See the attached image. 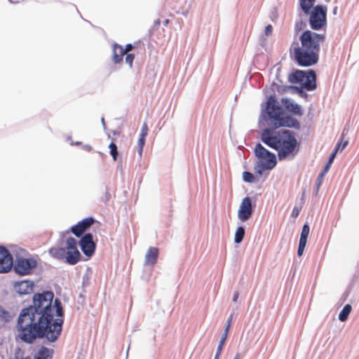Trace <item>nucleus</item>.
<instances>
[{
    "label": "nucleus",
    "instance_id": "nucleus-8",
    "mask_svg": "<svg viewBox=\"0 0 359 359\" xmlns=\"http://www.w3.org/2000/svg\"><path fill=\"white\" fill-rule=\"evenodd\" d=\"M252 214V202L250 197L243 198L238 211V217L242 222H245L250 218Z\"/></svg>",
    "mask_w": 359,
    "mask_h": 359
},
{
    "label": "nucleus",
    "instance_id": "nucleus-11",
    "mask_svg": "<svg viewBox=\"0 0 359 359\" xmlns=\"http://www.w3.org/2000/svg\"><path fill=\"white\" fill-rule=\"evenodd\" d=\"M266 113L274 122L280 119L282 110L277 102L273 99H269L266 102Z\"/></svg>",
    "mask_w": 359,
    "mask_h": 359
},
{
    "label": "nucleus",
    "instance_id": "nucleus-41",
    "mask_svg": "<svg viewBox=\"0 0 359 359\" xmlns=\"http://www.w3.org/2000/svg\"><path fill=\"white\" fill-rule=\"evenodd\" d=\"M22 359H31V357H29V356L23 357V358H22Z\"/></svg>",
    "mask_w": 359,
    "mask_h": 359
},
{
    "label": "nucleus",
    "instance_id": "nucleus-26",
    "mask_svg": "<svg viewBox=\"0 0 359 359\" xmlns=\"http://www.w3.org/2000/svg\"><path fill=\"white\" fill-rule=\"evenodd\" d=\"M334 159V158H329L328 161L326 163L325 165L324 166L323 171L319 174L318 177V186L320 185L324 176L326 175V173L330 170V168L333 163Z\"/></svg>",
    "mask_w": 359,
    "mask_h": 359
},
{
    "label": "nucleus",
    "instance_id": "nucleus-20",
    "mask_svg": "<svg viewBox=\"0 0 359 359\" xmlns=\"http://www.w3.org/2000/svg\"><path fill=\"white\" fill-rule=\"evenodd\" d=\"M126 55L123 47L119 44L114 43L113 46L112 61L114 64H120L123 62V57Z\"/></svg>",
    "mask_w": 359,
    "mask_h": 359
},
{
    "label": "nucleus",
    "instance_id": "nucleus-35",
    "mask_svg": "<svg viewBox=\"0 0 359 359\" xmlns=\"http://www.w3.org/2000/svg\"><path fill=\"white\" fill-rule=\"evenodd\" d=\"M299 212H300V208L295 206L292 210V217L296 218L299 215Z\"/></svg>",
    "mask_w": 359,
    "mask_h": 359
},
{
    "label": "nucleus",
    "instance_id": "nucleus-5",
    "mask_svg": "<svg viewBox=\"0 0 359 359\" xmlns=\"http://www.w3.org/2000/svg\"><path fill=\"white\" fill-rule=\"evenodd\" d=\"M65 262L71 265L77 264L81 260V253L77 248V242L73 237H69L66 240Z\"/></svg>",
    "mask_w": 359,
    "mask_h": 359
},
{
    "label": "nucleus",
    "instance_id": "nucleus-7",
    "mask_svg": "<svg viewBox=\"0 0 359 359\" xmlns=\"http://www.w3.org/2000/svg\"><path fill=\"white\" fill-rule=\"evenodd\" d=\"M13 257L4 247L0 246V273L9 271L13 266Z\"/></svg>",
    "mask_w": 359,
    "mask_h": 359
},
{
    "label": "nucleus",
    "instance_id": "nucleus-32",
    "mask_svg": "<svg viewBox=\"0 0 359 359\" xmlns=\"http://www.w3.org/2000/svg\"><path fill=\"white\" fill-rule=\"evenodd\" d=\"M243 179L245 182L252 183L255 182V176L250 172H243Z\"/></svg>",
    "mask_w": 359,
    "mask_h": 359
},
{
    "label": "nucleus",
    "instance_id": "nucleus-31",
    "mask_svg": "<svg viewBox=\"0 0 359 359\" xmlns=\"http://www.w3.org/2000/svg\"><path fill=\"white\" fill-rule=\"evenodd\" d=\"M325 39V34H316V63H317L318 60V56L317 55V52L319 50V43L323 42Z\"/></svg>",
    "mask_w": 359,
    "mask_h": 359
},
{
    "label": "nucleus",
    "instance_id": "nucleus-19",
    "mask_svg": "<svg viewBox=\"0 0 359 359\" xmlns=\"http://www.w3.org/2000/svg\"><path fill=\"white\" fill-rule=\"evenodd\" d=\"M158 257V248L155 247L149 248L145 255V264L154 266L157 262Z\"/></svg>",
    "mask_w": 359,
    "mask_h": 359
},
{
    "label": "nucleus",
    "instance_id": "nucleus-28",
    "mask_svg": "<svg viewBox=\"0 0 359 359\" xmlns=\"http://www.w3.org/2000/svg\"><path fill=\"white\" fill-rule=\"evenodd\" d=\"M245 236V229L242 226H239L237 228L236 233H235V237H234V242L236 243H240Z\"/></svg>",
    "mask_w": 359,
    "mask_h": 359
},
{
    "label": "nucleus",
    "instance_id": "nucleus-37",
    "mask_svg": "<svg viewBox=\"0 0 359 359\" xmlns=\"http://www.w3.org/2000/svg\"><path fill=\"white\" fill-rule=\"evenodd\" d=\"M133 48V46L131 44V43H128L126 46V48H123V50L125 52L126 54H127L128 52H130V50H132Z\"/></svg>",
    "mask_w": 359,
    "mask_h": 359
},
{
    "label": "nucleus",
    "instance_id": "nucleus-21",
    "mask_svg": "<svg viewBox=\"0 0 359 359\" xmlns=\"http://www.w3.org/2000/svg\"><path fill=\"white\" fill-rule=\"evenodd\" d=\"M276 127L287 126V127H297L299 126V123L296 119L290 118L289 116L281 117L276 122H274Z\"/></svg>",
    "mask_w": 359,
    "mask_h": 359
},
{
    "label": "nucleus",
    "instance_id": "nucleus-29",
    "mask_svg": "<svg viewBox=\"0 0 359 359\" xmlns=\"http://www.w3.org/2000/svg\"><path fill=\"white\" fill-rule=\"evenodd\" d=\"M49 356V351L46 347H41L37 352L34 359H47Z\"/></svg>",
    "mask_w": 359,
    "mask_h": 359
},
{
    "label": "nucleus",
    "instance_id": "nucleus-16",
    "mask_svg": "<svg viewBox=\"0 0 359 359\" xmlns=\"http://www.w3.org/2000/svg\"><path fill=\"white\" fill-rule=\"evenodd\" d=\"M309 231H310L309 226L307 224H305L303 226V228L302 230L298 250H297V255L299 257L302 256L304 253V249H305V247L306 245V242H307V238H308V236L309 234Z\"/></svg>",
    "mask_w": 359,
    "mask_h": 359
},
{
    "label": "nucleus",
    "instance_id": "nucleus-39",
    "mask_svg": "<svg viewBox=\"0 0 359 359\" xmlns=\"http://www.w3.org/2000/svg\"><path fill=\"white\" fill-rule=\"evenodd\" d=\"M83 149L84 150H86V151H90V150L92 149V147H91V146H90V145H84V146L83 147Z\"/></svg>",
    "mask_w": 359,
    "mask_h": 359
},
{
    "label": "nucleus",
    "instance_id": "nucleus-4",
    "mask_svg": "<svg viewBox=\"0 0 359 359\" xmlns=\"http://www.w3.org/2000/svg\"><path fill=\"white\" fill-rule=\"evenodd\" d=\"M311 80L314 81V70L311 69L308 74L302 70H296L289 76V81L292 83H299L302 88L311 90L314 89V83Z\"/></svg>",
    "mask_w": 359,
    "mask_h": 359
},
{
    "label": "nucleus",
    "instance_id": "nucleus-17",
    "mask_svg": "<svg viewBox=\"0 0 359 359\" xmlns=\"http://www.w3.org/2000/svg\"><path fill=\"white\" fill-rule=\"evenodd\" d=\"M149 128L147 123H144L142 126L140 137L137 144V155L142 156L143 147L145 144L146 137L147 136Z\"/></svg>",
    "mask_w": 359,
    "mask_h": 359
},
{
    "label": "nucleus",
    "instance_id": "nucleus-18",
    "mask_svg": "<svg viewBox=\"0 0 359 359\" xmlns=\"http://www.w3.org/2000/svg\"><path fill=\"white\" fill-rule=\"evenodd\" d=\"M281 102L287 111L294 115H302L301 107L297 104L292 102L287 98H283Z\"/></svg>",
    "mask_w": 359,
    "mask_h": 359
},
{
    "label": "nucleus",
    "instance_id": "nucleus-24",
    "mask_svg": "<svg viewBox=\"0 0 359 359\" xmlns=\"http://www.w3.org/2000/svg\"><path fill=\"white\" fill-rule=\"evenodd\" d=\"M344 136H345V133H344V132H343L341 134V136L340 141L337 144L334 151L332 152L330 157H335V156L337 154L339 151L340 152H341L345 149V147L348 145V140H344Z\"/></svg>",
    "mask_w": 359,
    "mask_h": 359
},
{
    "label": "nucleus",
    "instance_id": "nucleus-40",
    "mask_svg": "<svg viewBox=\"0 0 359 359\" xmlns=\"http://www.w3.org/2000/svg\"><path fill=\"white\" fill-rule=\"evenodd\" d=\"M81 144V142H72V145H74V144H75V145H79V144Z\"/></svg>",
    "mask_w": 359,
    "mask_h": 359
},
{
    "label": "nucleus",
    "instance_id": "nucleus-25",
    "mask_svg": "<svg viewBox=\"0 0 359 359\" xmlns=\"http://www.w3.org/2000/svg\"><path fill=\"white\" fill-rule=\"evenodd\" d=\"M230 325H231V319L228 321V323H227V325L226 326L224 334H223L222 337L221 338V340L219 341V344L217 349V352H216V354H215V359H219V355L221 354L223 346H224V344L225 343V341H226V339L227 337V334H228V332H229Z\"/></svg>",
    "mask_w": 359,
    "mask_h": 359
},
{
    "label": "nucleus",
    "instance_id": "nucleus-36",
    "mask_svg": "<svg viewBox=\"0 0 359 359\" xmlns=\"http://www.w3.org/2000/svg\"><path fill=\"white\" fill-rule=\"evenodd\" d=\"M272 32L273 27L271 25H268L267 26H266L264 32L266 36L271 35Z\"/></svg>",
    "mask_w": 359,
    "mask_h": 359
},
{
    "label": "nucleus",
    "instance_id": "nucleus-2",
    "mask_svg": "<svg viewBox=\"0 0 359 359\" xmlns=\"http://www.w3.org/2000/svg\"><path fill=\"white\" fill-rule=\"evenodd\" d=\"M262 141L278 151V157H285L295 149L297 140L289 130H283L272 135L269 129H265L261 137Z\"/></svg>",
    "mask_w": 359,
    "mask_h": 359
},
{
    "label": "nucleus",
    "instance_id": "nucleus-14",
    "mask_svg": "<svg viewBox=\"0 0 359 359\" xmlns=\"http://www.w3.org/2000/svg\"><path fill=\"white\" fill-rule=\"evenodd\" d=\"M300 6L306 15H309V23L311 29H314V0H299Z\"/></svg>",
    "mask_w": 359,
    "mask_h": 359
},
{
    "label": "nucleus",
    "instance_id": "nucleus-23",
    "mask_svg": "<svg viewBox=\"0 0 359 359\" xmlns=\"http://www.w3.org/2000/svg\"><path fill=\"white\" fill-rule=\"evenodd\" d=\"M254 151L256 157H276L259 143L256 144Z\"/></svg>",
    "mask_w": 359,
    "mask_h": 359
},
{
    "label": "nucleus",
    "instance_id": "nucleus-3",
    "mask_svg": "<svg viewBox=\"0 0 359 359\" xmlns=\"http://www.w3.org/2000/svg\"><path fill=\"white\" fill-rule=\"evenodd\" d=\"M302 46L299 47L297 43H293L292 48L297 62L304 67L314 64V39L312 34L307 30L302 33L300 36Z\"/></svg>",
    "mask_w": 359,
    "mask_h": 359
},
{
    "label": "nucleus",
    "instance_id": "nucleus-1",
    "mask_svg": "<svg viewBox=\"0 0 359 359\" xmlns=\"http://www.w3.org/2000/svg\"><path fill=\"white\" fill-rule=\"evenodd\" d=\"M54 294L46 291L33 296V304L22 310L18 320L20 339L32 343L37 338L57 340L61 334L63 309L59 299L53 304Z\"/></svg>",
    "mask_w": 359,
    "mask_h": 359
},
{
    "label": "nucleus",
    "instance_id": "nucleus-10",
    "mask_svg": "<svg viewBox=\"0 0 359 359\" xmlns=\"http://www.w3.org/2000/svg\"><path fill=\"white\" fill-rule=\"evenodd\" d=\"M36 266V262L33 259H20L17 261L14 269L16 273L21 275L29 274L31 270Z\"/></svg>",
    "mask_w": 359,
    "mask_h": 359
},
{
    "label": "nucleus",
    "instance_id": "nucleus-22",
    "mask_svg": "<svg viewBox=\"0 0 359 359\" xmlns=\"http://www.w3.org/2000/svg\"><path fill=\"white\" fill-rule=\"evenodd\" d=\"M48 252L51 257L56 259H65L66 251L63 248L53 247L49 249Z\"/></svg>",
    "mask_w": 359,
    "mask_h": 359
},
{
    "label": "nucleus",
    "instance_id": "nucleus-13",
    "mask_svg": "<svg viewBox=\"0 0 359 359\" xmlns=\"http://www.w3.org/2000/svg\"><path fill=\"white\" fill-rule=\"evenodd\" d=\"M276 158H259L255 166V173L261 175L265 170H271L276 166Z\"/></svg>",
    "mask_w": 359,
    "mask_h": 359
},
{
    "label": "nucleus",
    "instance_id": "nucleus-38",
    "mask_svg": "<svg viewBox=\"0 0 359 359\" xmlns=\"http://www.w3.org/2000/svg\"><path fill=\"white\" fill-rule=\"evenodd\" d=\"M238 296H239V292L238 291H236L235 293H234V295H233V301L234 302H236L238 298Z\"/></svg>",
    "mask_w": 359,
    "mask_h": 359
},
{
    "label": "nucleus",
    "instance_id": "nucleus-27",
    "mask_svg": "<svg viewBox=\"0 0 359 359\" xmlns=\"http://www.w3.org/2000/svg\"><path fill=\"white\" fill-rule=\"evenodd\" d=\"M351 309L352 307L350 304L345 305L339 314V319L342 322L346 320L351 311Z\"/></svg>",
    "mask_w": 359,
    "mask_h": 359
},
{
    "label": "nucleus",
    "instance_id": "nucleus-9",
    "mask_svg": "<svg viewBox=\"0 0 359 359\" xmlns=\"http://www.w3.org/2000/svg\"><path fill=\"white\" fill-rule=\"evenodd\" d=\"M95 222L94 218L89 217L79 222L71 227V232L76 237L81 236Z\"/></svg>",
    "mask_w": 359,
    "mask_h": 359
},
{
    "label": "nucleus",
    "instance_id": "nucleus-6",
    "mask_svg": "<svg viewBox=\"0 0 359 359\" xmlns=\"http://www.w3.org/2000/svg\"><path fill=\"white\" fill-rule=\"evenodd\" d=\"M79 245L86 257H91L95 250L96 244L91 233L85 234L79 241Z\"/></svg>",
    "mask_w": 359,
    "mask_h": 359
},
{
    "label": "nucleus",
    "instance_id": "nucleus-42",
    "mask_svg": "<svg viewBox=\"0 0 359 359\" xmlns=\"http://www.w3.org/2000/svg\"><path fill=\"white\" fill-rule=\"evenodd\" d=\"M238 358H239V355H238V354H237V355H236V357H235V358H234V359H238Z\"/></svg>",
    "mask_w": 359,
    "mask_h": 359
},
{
    "label": "nucleus",
    "instance_id": "nucleus-12",
    "mask_svg": "<svg viewBox=\"0 0 359 359\" xmlns=\"http://www.w3.org/2000/svg\"><path fill=\"white\" fill-rule=\"evenodd\" d=\"M327 25V7L316 6V30L325 27Z\"/></svg>",
    "mask_w": 359,
    "mask_h": 359
},
{
    "label": "nucleus",
    "instance_id": "nucleus-15",
    "mask_svg": "<svg viewBox=\"0 0 359 359\" xmlns=\"http://www.w3.org/2000/svg\"><path fill=\"white\" fill-rule=\"evenodd\" d=\"M34 283L30 280H22L15 283L14 289L20 295L28 294L33 292Z\"/></svg>",
    "mask_w": 359,
    "mask_h": 359
},
{
    "label": "nucleus",
    "instance_id": "nucleus-33",
    "mask_svg": "<svg viewBox=\"0 0 359 359\" xmlns=\"http://www.w3.org/2000/svg\"><path fill=\"white\" fill-rule=\"evenodd\" d=\"M109 153L112 157H117L118 156V149L117 146L114 142H111L109 145Z\"/></svg>",
    "mask_w": 359,
    "mask_h": 359
},
{
    "label": "nucleus",
    "instance_id": "nucleus-34",
    "mask_svg": "<svg viewBox=\"0 0 359 359\" xmlns=\"http://www.w3.org/2000/svg\"><path fill=\"white\" fill-rule=\"evenodd\" d=\"M126 62L129 65L131 68L133 67V62L135 59V55L133 53H127L126 54Z\"/></svg>",
    "mask_w": 359,
    "mask_h": 359
},
{
    "label": "nucleus",
    "instance_id": "nucleus-30",
    "mask_svg": "<svg viewBox=\"0 0 359 359\" xmlns=\"http://www.w3.org/2000/svg\"><path fill=\"white\" fill-rule=\"evenodd\" d=\"M11 318L10 313L3 306H0V319L4 322H8Z\"/></svg>",
    "mask_w": 359,
    "mask_h": 359
}]
</instances>
